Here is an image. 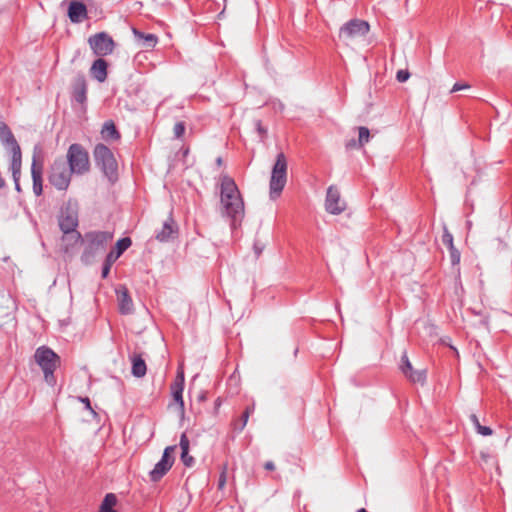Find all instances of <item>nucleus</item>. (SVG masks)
I'll return each mask as SVG.
<instances>
[{"label": "nucleus", "mask_w": 512, "mask_h": 512, "mask_svg": "<svg viewBox=\"0 0 512 512\" xmlns=\"http://www.w3.org/2000/svg\"><path fill=\"white\" fill-rule=\"evenodd\" d=\"M220 202L223 214L231 219L232 228H236L244 218V202L235 181L228 175L221 178Z\"/></svg>", "instance_id": "nucleus-1"}, {"label": "nucleus", "mask_w": 512, "mask_h": 512, "mask_svg": "<svg viewBox=\"0 0 512 512\" xmlns=\"http://www.w3.org/2000/svg\"><path fill=\"white\" fill-rule=\"evenodd\" d=\"M113 234L107 231H89L83 238L84 250L81 261L90 264L97 254L106 249L107 244L112 240Z\"/></svg>", "instance_id": "nucleus-2"}, {"label": "nucleus", "mask_w": 512, "mask_h": 512, "mask_svg": "<svg viewBox=\"0 0 512 512\" xmlns=\"http://www.w3.org/2000/svg\"><path fill=\"white\" fill-rule=\"evenodd\" d=\"M93 158L95 165L109 182H116L118 179V163L112 150L107 145L98 143L94 146Z\"/></svg>", "instance_id": "nucleus-3"}, {"label": "nucleus", "mask_w": 512, "mask_h": 512, "mask_svg": "<svg viewBox=\"0 0 512 512\" xmlns=\"http://www.w3.org/2000/svg\"><path fill=\"white\" fill-rule=\"evenodd\" d=\"M34 358L43 371L46 383L54 386L56 384L54 372L61 363L60 357L51 348L41 346L36 349Z\"/></svg>", "instance_id": "nucleus-4"}, {"label": "nucleus", "mask_w": 512, "mask_h": 512, "mask_svg": "<svg viewBox=\"0 0 512 512\" xmlns=\"http://www.w3.org/2000/svg\"><path fill=\"white\" fill-rule=\"evenodd\" d=\"M288 163L283 152L277 154L276 161L273 165L271 178L269 183V195L272 200L280 197L287 182Z\"/></svg>", "instance_id": "nucleus-5"}, {"label": "nucleus", "mask_w": 512, "mask_h": 512, "mask_svg": "<svg viewBox=\"0 0 512 512\" xmlns=\"http://www.w3.org/2000/svg\"><path fill=\"white\" fill-rule=\"evenodd\" d=\"M67 166L78 175L90 170V159L87 150L79 143H73L67 151Z\"/></svg>", "instance_id": "nucleus-6"}, {"label": "nucleus", "mask_w": 512, "mask_h": 512, "mask_svg": "<svg viewBox=\"0 0 512 512\" xmlns=\"http://www.w3.org/2000/svg\"><path fill=\"white\" fill-rule=\"evenodd\" d=\"M73 172L63 158L55 159L48 175V180L57 190L64 191L70 185Z\"/></svg>", "instance_id": "nucleus-7"}, {"label": "nucleus", "mask_w": 512, "mask_h": 512, "mask_svg": "<svg viewBox=\"0 0 512 512\" xmlns=\"http://www.w3.org/2000/svg\"><path fill=\"white\" fill-rule=\"evenodd\" d=\"M88 43L93 53L99 57H105L113 53L115 42L106 32H99L89 37Z\"/></svg>", "instance_id": "nucleus-8"}, {"label": "nucleus", "mask_w": 512, "mask_h": 512, "mask_svg": "<svg viewBox=\"0 0 512 512\" xmlns=\"http://www.w3.org/2000/svg\"><path fill=\"white\" fill-rule=\"evenodd\" d=\"M175 449V445L165 448L160 461L155 464L153 470L149 473L152 482H158L171 469L174 463L172 453Z\"/></svg>", "instance_id": "nucleus-9"}, {"label": "nucleus", "mask_w": 512, "mask_h": 512, "mask_svg": "<svg viewBox=\"0 0 512 512\" xmlns=\"http://www.w3.org/2000/svg\"><path fill=\"white\" fill-rule=\"evenodd\" d=\"M346 208L345 202L341 199L340 191L335 185L327 188L325 209L332 215L341 214Z\"/></svg>", "instance_id": "nucleus-10"}, {"label": "nucleus", "mask_w": 512, "mask_h": 512, "mask_svg": "<svg viewBox=\"0 0 512 512\" xmlns=\"http://www.w3.org/2000/svg\"><path fill=\"white\" fill-rule=\"evenodd\" d=\"M58 223L62 233H67L71 230L77 229L79 224L77 210L68 204L61 210Z\"/></svg>", "instance_id": "nucleus-11"}, {"label": "nucleus", "mask_w": 512, "mask_h": 512, "mask_svg": "<svg viewBox=\"0 0 512 512\" xmlns=\"http://www.w3.org/2000/svg\"><path fill=\"white\" fill-rule=\"evenodd\" d=\"M400 370L412 383L424 384L426 381V370H414L406 352L401 356Z\"/></svg>", "instance_id": "nucleus-12"}, {"label": "nucleus", "mask_w": 512, "mask_h": 512, "mask_svg": "<svg viewBox=\"0 0 512 512\" xmlns=\"http://www.w3.org/2000/svg\"><path fill=\"white\" fill-rule=\"evenodd\" d=\"M87 81L84 74L79 73L72 81L71 99L81 106L87 102Z\"/></svg>", "instance_id": "nucleus-13"}, {"label": "nucleus", "mask_w": 512, "mask_h": 512, "mask_svg": "<svg viewBox=\"0 0 512 512\" xmlns=\"http://www.w3.org/2000/svg\"><path fill=\"white\" fill-rule=\"evenodd\" d=\"M369 29L370 26L367 21L352 19L348 21L343 27H341L340 34L348 38L365 36L369 32Z\"/></svg>", "instance_id": "nucleus-14"}, {"label": "nucleus", "mask_w": 512, "mask_h": 512, "mask_svg": "<svg viewBox=\"0 0 512 512\" xmlns=\"http://www.w3.org/2000/svg\"><path fill=\"white\" fill-rule=\"evenodd\" d=\"M67 15L72 23L78 24L88 19V10L82 1L70 0Z\"/></svg>", "instance_id": "nucleus-15"}, {"label": "nucleus", "mask_w": 512, "mask_h": 512, "mask_svg": "<svg viewBox=\"0 0 512 512\" xmlns=\"http://www.w3.org/2000/svg\"><path fill=\"white\" fill-rule=\"evenodd\" d=\"M119 312L123 315L132 314L134 312L133 300L126 286L121 285L116 289Z\"/></svg>", "instance_id": "nucleus-16"}, {"label": "nucleus", "mask_w": 512, "mask_h": 512, "mask_svg": "<svg viewBox=\"0 0 512 512\" xmlns=\"http://www.w3.org/2000/svg\"><path fill=\"white\" fill-rule=\"evenodd\" d=\"M178 234V226L172 217V214L164 221L162 229L156 233L155 238L159 242H167L175 238Z\"/></svg>", "instance_id": "nucleus-17"}, {"label": "nucleus", "mask_w": 512, "mask_h": 512, "mask_svg": "<svg viewBox=\"0 0 512 512\" xmlns=\"http://www.w3.org/2000/svg\"><path fill=\"white\" fill-rule=\"evenodd\" d=\"M42 174L43 164L42 162H38L34 156L31 165V175L33 180V192L36 196H41L43 193Z\"/></svg>", "instance_id": "nucleus-18"}, {"label": "nucleus", "mask_w": 512, "mask_h": 512, "mask_svg": "<svg viewBox=\"0 0 512 512\" xmlns=\"http://www.w3.org/2000/svg\"><path fill=\"white\" fill-rule=\"evenodd\" d=\"M0 140L11 152L21 149L11 129L3 121H0Z\"/></svg>", "instance_id": "nucleus-19"}, {"label": "nucleus", "mask_w": 512, "mask_h": 512, "mask_svg": "<svg viewBox=\"0 0 512 512\" xmlns=\"http://www.w3.org/2000/svg\"><path fill=\"white\" fill-rule=\"evenodd\" d=\"M171 393L175 402L179 405L181 411H184L183 389H184V374L179 372L171 384Z\"/></svg>", "instance_id": "nucleus-20"}, {"label": "nucleus", "mask_w": 512, "mask_h": 512, "mask_svg": "<svg viewBox=\"0 0 512 512\" xmlns=\"http://www.w3.org/2000/svg\"><path fill=\"white\" fill-rule=\"evenodd\" d=\"M91 76L98 82L102 83L107 79L108 75V63L103 58L99 57L96 59L90 68Z\"/></svg>", "instance_id": "nucleus-21"}, {"label": "nucleus", "mask_w": 512, "mask_h": 512, "mask_svg": "<svg viewBox=\"0 0 512 512\" xmlns=\"http://www.w3.org/2000/svg\"><path fill=\"white\" fill-rule=\"evenodd\" d=\"M84 236L81 235L77 229L71 230L67 233H63L62 243L64 245V251L69 252L74 246L83 242Z\"/></svg>", "instance_id": "nucleus-22"}, {"label": "nucleus", "mask_w": 512, "mask_h": 512, "mask_svg": "<svg viewBox=\"0 0 512 512\" xmlns=\"http://www.w3.org/2000/svg\"><path fill=\"white\" fill-rule=\"evenodd\" d=\"M100 133L105 141H118L121 138V134L112 120L104 122Z\"/></svg>", "instance_id": "nucleus-23"}, {"label": "nucleus", "mask_w": 512, "mask_h": 512, "mask_svg": "<svg viewBox=\"0 0 512 512\" xmlns=\"http://www.w3.org/2000/svg\"><path fill=\"white\" fill-rule=\"evenodd\" d=\"M179 446L181 448V461L186 467H192L195 460L189 455V439L185 433L180 437Z\"/></svg>", "instance_id": "nucleus-24"}, {"label": "nucleus", "mask_w": 512, "mask_h": 512, "mask_svg": "<svg viewBox=\"0 0 512 512\" xmlns=\"http://www.w3.org/2000/svg\"><path fill=\"white\" fill-rule=\"evenodd\" d=\"M132 375L135 377H143L146 374L147 367L145 360L140 354H133L131 357Z\"/></svg>", "instance_id": "nucleus-25"}, {"label": "nucleus", "mask_w": 512, "mask_h": 512, "mask_svg": "<svg viewBox=\"0 0 512 512\" xmlns=\"http://www.w3.org/2000/svg\"><path fill=\"white\" fill-rule=\"evenodd\" d=\"M132 32L137 40H143V45L147 48H154L158 43V37L152 33H144L136 28Z\"/></svg>", "instance_id": "nucleus-26"}, {"label": "nucleus", "mask_w": 512, "mask_h": 512, "mask_svg": "<svg viewBox=\"0 0 512 512\" xmlns=\"http://www.w3.org/2000/svg\"><path fill=\"white\" fill-rule=\"evenodd\" d=\"M254 404L252 405H249L245 408V410L243 411L241 417L234 421L233 422V429L240 433L243 431V429L245 428L247 422H248V419L250 417V415L254 412Z\"/></svg>", "instance_id": "nucleus-27"}, {"label": "nucleus", "mask_w": 512, "mask_h": 512, "mask_svg": "<svg viewBox=\"0 0 512 512\" xmlns=\"http://www.w3.org/2000/svg\"><path fill=\"white\" fill-rule=\"evenodd\" d=\"M117 504V497L114 493H108L105 495L100 508L99 512H116L114 507Z\"/></svg>", "instance_id": "nucleus-28"}, {"label": "nucleus", "mask_w": 512, "mask_h": 512, "mask_svg": "<svg viewBox=\"0 0 512 512\" xmlns=\"http://www.w3.org/2000/svg\"><path fill=\"white\" fill-rule=\"evenodd\" d=\"M470 421L472 422L477 433H479L480 435H483V436L492 435L493 430L488 426H482V424H480L479 418L475 414L470 415Z\"/></svg>", "instance_id": "nucleus-29"}, {"label": "nucleus", "mask_w": 512, "mask_h": 512, "mask_svg": "<svg viewBox=\"0 0 512 512\" xmlns=\"http://www.w3.org/2000/svg\"><path fill=\"white\" fill-rule=\"evenodd\" d=\"M12 158L10 163V170L12 171H21V163H22V155L21 149H17L16 151L11 152Z\"/></svg>", "instance_id": "nucleus-30"}, {"label": "nucleus", "mask_w": 512, "mask_h": 512, "mask_svg": "<svg viewBox=\"0 0 512 512\" xmlns=\"http://www.w3.org/2000/svg\"><path fill=\"white\" fill-rule=\"evenodd\" d=\"M449 250V256H450V262L453 267H457V271L459 272V264L461 259L460 251L453 245L448 248Z\"/></svg>", "instance_id": "nucleus-31"}, {"label": "nucleus", "mask_w": 512, "mask_h": 512, "mask_svg": "<svg viewBox=\"0 0 512 512\" xmlns=\"http://www.w3.org/2000/svg\"><path fill=\"white\" fill-rule=\"evenodd\" d=\"M132 244V240L129 237L121 238L117 241L115 249L123 254Z\"/></svg>", "instance_id": "nucleus-32"}, {"label": "nucleus", "mask_w": 512, "mask_h": 512, "mask_svg": "<svg viewBox=\"0 0 512 512\" xmlns=\"http://www.w3.org/2000/svg\"><path fill=\"white\" fill-rule=\"evenodd\" d=\"M358 130H359L358 142H359V146L362 147L369 141L370 132H369V129L364 126L359 127Z\"/></svg>", "instance_id": "nucleus-33"}, {"label": "nucleus", "mask_w": 512, "mask_h": 512, "mask_svg": "<svg viewBox=\"0 0 512 512\" xmlns=\"http://www.w3.org/2000/svg\"><path fill=\"white\" fill-rule=\"evenodd\" d=\"M185 130H186L185 123L183 121L177 122L173 128V133H174L175 138L179 139V138L183 137Z\"/></svg>", "instance_id": "nucleus-34"}, {"label": "nucleus", "mask_w": 512, "mask_h": 512, "mask_svg": "<svg viewBox=\"0 0 512 512\" xmlns=\"http://www.w3.org/2000/svg\"><path fill=\"white\" fill-rule=\"evenodd\" d=\"M442 243L447 246V248L454 245L453 243V235L449 232L447 227H444L443 235H442Z\"/></svg>", "instance_id": "nucleus-35"}, {"label": "nucleus", "mask_w": 512, "mask_h": 512, "mask_svg": "<svg viewBox=\"0 0 512 512\" xmlns=\"http://www.w3.org/2000/svg\"><path fill=\"white\" fill-rule=\"evenodd\" d=\"M254 124L261 140H264L267 137V129L262 125L261 120H256Z\"/></svg>", "instance_id": "nucleus-36"}, {"label": "nucleus", "mask_w": 512, "mask_h": 512, "mask_svg": "<svg viewBox=\"0 0 512 512\" xmlns=\"http://www.w3.org/2000/svg\"><path fill=\"white\" fill-rule=\"evenodd\" d=\"M409 77H410V73L408 70L401 69L396 74V79L400 83L407 81L409 79Z\"/></svg>", "instance_id": "nucleus-37"}, {"label": "nucleus", "mask_w": 512, "mask_h": 512, "mask_svg": "<svg viewBox=\"0 0 512 512\" xmlns=\"http://www.w3.org/2000/svg\"><path fill=\"white\" fill-rule=\"evenodd\" d=\"M470 87L469 84L467 83H462V82H456L452 89H451V93H454V92H457V91H460V90H463V89H468Z\"/></svg>", "instance_id": "nucleus-38"}, {"label": "nucleus", "mask_w": 512, "mask_h": 512, "mask_svg": "<svg viewBox=\"0 0 512 512\" xmlns=\"http://www.w3.org/2000/svg\"><path fill=\"white\" fill-rule=\"evenodd\" d=\"M116 260L117 259L114 257L113 254L108 253L105 257L104 264L112 266Z\"/></svg>", "instance_id": "nucleus-39"}, {"label": "nucleus", "mask_w": 512, "mask_h": 512, "mask_svg": "<svg viewBox=\"0 0 512 512\" xmlns=\"http://www.w3.org/2000/svg\"><path fill=\"white\" fill-rule=\"evenodd\" d=\"M110 269H111V266L109 265H106L103 263V266H102V271H101V277L103 279L107 278L108 275H109V272H110Z\"/></svg>", "instance_id": "nucleus-40"}, {"label": "nucleus", "mask_w": 512, "mask_h": 512, "mask_svg": "<svg viewBox=\"0 0 512 512\" xmlns=\"http://www.w3.org/2000/svg\"><path fill=\"white\" fill-rule=\"evenodd\" d=\"M480 458L484 463H488L489 460H491L493 457L488 452L481 451L480 452Z\"/></svg>", "instance_id": "nucleus-41"}, {"label": "nucleus", "mask_w": 512, "mask_h": 512, "mask_svg": "<svg viewBox=\"0 0 512 512\" xmlns=\"http://www.w3.org/2000/svg\"><path fill=\"white\" fill-rule=\"evenodd\" d=\"M225 483H226V473H225V471H223L218 480V487L220 489L223 488Z\"/></svg>", "instance_id": "nucleus-42"}, {"label": "nucleus", "mask_w": 512, "mask_h": 512, "mask_svg": "<svg viewBox=\"0 0 512 512\" xmlns=\"http://www.w3.org/2000/svg\"><path fill=\"white\" fill-rule=\"evenodd\" d=\"M81 402L84 403L87 409L92 411L91 403L88 397L80 398Z\"/></svg>", "instance_id": "nucleus-43"}, {"label": "nucleus", "mask_w": 512, "mask_h": 512, "mask_svg": "<svg viewBox=\"0 0 512 512\" xmlns=\"http://www.w3.org/2000/svg\"><path fill=\"white\" fill-rule=\"evenodd\" d=\"M264 468L268 471H273L275 469V465L272 461H267L264 464Z\"/></svg>", "instance_id": "nucleus-44"}, {"label": "nucleus", "mask_w": 512, "mask_h": 512, "mask_svg": "<svg viewBox=\"0 0 512 512\" xmlns=\"http://www.w3.org/2000/svg\"><path fill=\"white\" fill-rule=\"evenodd\" d=\"M263 248L264 247L263 246H259L257 242L254 244V250H255V253H256L257 256H259L262 253Z\"/></svg>", "instance_id": "nucleus-45"}, {"label": "nucleus", "mask_w": 512, "mask_h": 512, "mask_svg": "<svg viewBox=\"0 0 512 512\" xmlns=\"http://www.w3.org/2000/svg\"><path fill=\"white\" fill-rule=\"evenodd\" d=\"M21 171H12V176L14 182H19L20 180Z\"/></svg>", "instance_id": "nucleus-46"}, {"label": "nucleus", "mask_w": 512, "mask_h": 512, "mask_svg": "<svg viewBox=\"0 0 512 512\" xmlns=\"http://www.w3.org/2000/svg\"><path fill=\"white\" fill-rule=\"evenodd\" d=\"M109 253L113 254L116 259L122 255L119 251H117V249L111 250Z\"/></svg>", "instance_id": "nucleus-47"}, {"label": "nucleus", "mask_w": 512, "mask_h": 512, "mask_svg": "<svg viewBox=\"0 0 512 512\" xmlns=\"http://www.w3.org/2000/svg\"><path fill=\"white\" fill-rule=\"evenodd\" d=\"M215 163L218 167H221L223 165V158L221 156L217 157Z\"/></svg>", "instance_id": "nucleus-48"}, {"label": "nucleus", "mask_w": 512, "mask_h": 512, "mask_svg": "<svg viewBox=\"0 0 512 512\" xmlns=\"http://www.w3.org/2000/svg\"><path fill=\"white\" fill-rule=\"evenodd\" d=\"M15 189H16L17 191H20V190H21V188H20V183H19V182H15Z\"/></svg>", "instance_id": "nucleus-49"}, {"label": "nucleus", "mask_w": 512, "mask_h": 512, "mask_svg": "<svg viewBox=\"0 0 512 512\" xmlns=\"http://www.w3.org/2000/svg\"><path fill=\"white\" fill-rule=\"evenodd\" d=\"M221 402H220V399L218 398L216 401H215V406L218 407L220 406Z\"/></svg>", "instance_id": "nucleus-50"}, {"label": "nucleus", "mask_w": 512, "mask_h": 512, "mask_svg": "<svg viewBox=\"0 0 512 512\" xmlns=\"http://www.w3.org/2000/svg\"><path fill=\"white\" fill-rule=\"evenodd\" d=\"M357 512H368L365 508H360L357 510Z\"/></svg>", "instance_id": "nucleus-51"}]
</instances>
